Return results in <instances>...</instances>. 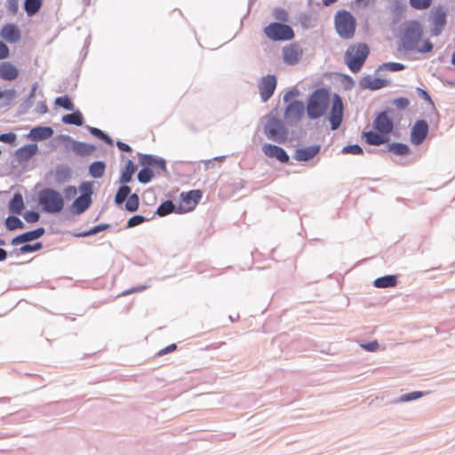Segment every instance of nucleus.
<instances>
[{
	"label": "nucleus",
	"mask_w": 455,
	"mask_h": 455,
	"mask_svg": "<svg viewBox=\"0 0 455 455\" xmlns=\"http://www.w3.org/2000/svg\"><path fill=\"white\" fill-rule=\"evenodd\" d=\"M422 28L419 22L411 20L404 25L403 33L400 39L398 51L403 53L411 52H429L433 44L429 40H421Z\"/></svg>",
	"instance_id": "1"
},
{
	"label": "nucleus",
	"mask_w": 455,
	"mask_h": 455,
	"mask_svg": "<svg viewBox=\"0 0 455 455\" xmlns=\"http://www.w3.org/2000/svg\"><path fill=\"white\" fill-rule=\"evenodd\" d=\"M330 105V95L325 89L315 91L309 97L307 112L311 119H316L323 116Z\"/></svg>",
	"instance_id": "2"
},
{
	"label": "nucleus",
	"mask_w": 455,
	"mask_h": 455,
	"mask_svg": "<svg viewBox=\"0 0 455 455\" xmlns=\"http://www.w3.org/2000/svg\"><path fill=\"white\" fill-rule=\"evenodd\" d=\"M369 54V48L364 44L350 46L345 54V61L349 69L356 73L363 67L367 56Z\"/></svg>",
	"instance_id": "3"
},
{
	"label": "nucleus",
	"mask_w": 455,
	"mask_h": 455,
	"mask_svg": "<svg viewBox=\"0 0 455 455\" xmlns=\"http://www.w3.org/2000/svg\"><path fill=\"white\" fill-rule=\"evenodd\" d=\"M38 199L43 210L46 212H60L64 207V200L61 194L52 188L42 190Z\"/></svg>",
	"instance_id": "4"
},
{
	"label": "nucleus",
	"mask_w": 455,
	"mask_h": 455,
	"mask_svg": "<svg viewBox=\"0 0 455 455\" xmlns=\"http://www.w3.org/2000/svg\"><path fill=\"white\" fill-rule=\"evenodd\" d=\"M335 28L337 33L345 39L352 38L355 35L356 21L355 17L347 11H339L335 15Z\"/></svg>",
	"instance_id": "5"
},
{
	"label": "nucleus",
	"mask_w": 455,
	"mask_h": 455,
	"mask_svg": "<svg viewBox=\"0 0 455 455\" xmlns=\"http://www.w3.org/2000/svg\"><path fill=\"white\" fill-rule=\"evenodd\" d=\"M264 33L272 41H286L294 37L292 28L285 24L273 22L264 28Z\"/></svg>",
	"instance_id": "6"
},
{
	"label": "nucleus",
	"mask_w": 455,
	"mask_h": 455,
	"mask_svg": "<svg viewBox=\"0 0 455 455\" xmlns=\"http://www.w3.org/2000/svg\"><path fill=\"white\" fill-rule=\"evenodd\" d=\"M264 133L267 139L282 143L287 139V131L283 122L275 117L268 118L265 126Z\"/></svg>",
	"instance_id": "7"
},
{
	"label": "nucleus",
	"mask_w": 455,
	"mask_h": 455,
	"mask_svg": "<svg viewBox=\"0 0 455 455\" xmlns=\"http://www.w3.org/2000/svg\"><path fill=\"white\" fill-rule=\"evenodd\" d=\"M202 197L200 190H191L181 194V199L179 204L180 212H188L193 211Z\"/></svg>",
	"instance_id": "8"
},
{
	"label": "nucleus",
	"mask_w": 455,
	"mask_h": 455,
	"mask_svg": "<svg viewBox=\"0 0 455 455\" xmlns=\"http://www.w3.org/2000/svg\"><path fill=\"white\" fill-rule=\"evenodd\" d=\"M83 195L78 196L72 204L73 209L77 213H82L85 210L89 208L92 203L91 199V194H92V188L91 184L88 182H84L80 187Z\"/></svg>",
	"instance_id": "9"
},
{
	"label": "nucleus",
	"mask_w": 455,
	"mask_h": 455,
	"mask_svg": "<svg viewBox=\"0 0 455 455\" xmlns=\"http://www.w3.org/2000/svg\"><path fill=\"white\" fill-rule=\"evenodd\" d=\"M343 117V103L341 98L335 94L330 114V123L332 130L339 128Z\"/></svg>",
	"instance_id": "10"
},
{
	"label": "nucleus",
	"mask_w": 455,
	"mask_h": 455,
	"mask_svg": "<svg viewBox=\"0 0 455 455\" xmlns=\"http://www.w3.org/2000/svg\"><path fill=\"white\" fill-rule=\"evenodd\" d=\"M276 87V78L273 75H267L261 78L259 84L260 98L267 101L274 93Z\"/></svg>",
	"instance_id": "11"
},
{
	"label": "nucleus",
	"mask_w": 455,
	"mask_h": 455,
	"mask_svg": "<svg viewBox=\"0 0 455 455\" xmlns=\"http://www.w3.org/2000/svg\"><path fill=\"white\" fill-rule=\"evenodd\" d=\"M428 133V124L425 120H418L411 128V141L414 145L421 144Z\"/></svg>",
	"instance_id": "12"
},
{
	"label": "nucleus",
	"mask_w": 455,
	"mask_h": 455,
	"mask_svg": "<svg viewBox=\"0 0 455 455\" xmlns=\"http://www.w3.org/2000/svg\"><path fill=\"white\" fill-rule=\"evenodd\" d=\"M303 54L302 49L296 44H289L283 49V61L288 65L297 64Z\"/></svg>",
	"instance_id": "13"
},
{
	"label": "nucleus",
	"mask_w": 455,
	"mask_h": 455,
	"mask_svg": "<svg viewBox=\"0 0 455 455\" xmlns=\"http://www.w3.org/2000/svg\"><path fill=\"white\" fill-rule=\"evenodd\" d=\"M262 151L265 154V156L269 158H276L281 163L289 162V156L287 155L283 148L278 146L272 144H265L262 147Z\"/></svg>",
	"instance_id": "14"
},
{
	"label": "nucleus",
	"mask_w": 455,
	"mask_h": 455,
	"mask_svg": "<svg viewBox=\"0 0 455 455\" xmlns=\"http://www.w3.org/2000/svg\"><path fill=\"white\" fill-rule=\"evenodd\" d=\"M374 127L379 132L387 136L393 130V122L386 112L380 113L374 121Z\"/></svg>",
	"instance_id": "15"
},
{
	"label": "nucleus",
	"mask_w": 455,
	"mask_h": 455,
	"mask_svg": "<svg viewBox=\"0 0 455 455\" xmlns=\"http://www.w3.org/2000/svg\"><path fill=\"white\" fill-rule=\"evenodd\" d=\"M140 164L144 166V168H150L156 173L164 172L166 169L164 160L156 158L153 156H143L140 159Z\"/></svg>",
	"instance_id": "16"
},
{
	"label": "nucleus",
	"mask_w": 455,
	"mask_h": 455,
	"mask_svg": "<svg viewBox=\"0 0 455 455\" xmlns=\"http://www.w3.org/2000/svg\"><path fill=\"white\" fill-rule=\"evenodd\" d=\"M19 74V69L14 64L9 61H4L0 63L1 79L4 81H13L18 78Z\"/></svg>",
	"instance_id": "17"
},
{
	"label": "nucleus",
	"mask_w": 455,
	"mask_h": 455,
	"mask_svg": "<svg viewBox=\"0 0 455 455\" xmlns=\"http://www.w3.org/2000/svg\"><path fill=\"white\" fill-rule=\"evenodd\" d=\"M0 36L9 43H16L20 39V29L14 24L4 25L0 31Z\"/></svg>",
	"instance_id": "18"
},
{
	"label": "nucleus",
	"mask_w": 455,
	"mask_h": 455,
	"mask_svg": "<svg viewBox=\"0 0 455 455\" xmlns=\"http://www.w3.org/2000/svg\"><path fill=\"white\" fill-rule=\"evenodd\" d=\"M446 24V13L442 8H438L434 12L433 14V29L431 34L433 36H438L443 29Z\"/></svg>",
	"instance_id": "19"
},
{
	"label": "nucleus",
	"mask_w": 455,
	"mask_h": 455,
	"mask_svg": "<svg viewBox=\"0 0 455 455\" xmlns=\"http://www.w3.org/2000/svg\"><path fill=\"white\" fill-rule=\"evenodd\" d=\"M320 151V146L319 145H314L306 147L303 148H298L295 151L294 158L297 161H308L312 158H314Z\"/></svg>",
	"instance_id": "20"
},
{
	"label": "nucleus",
	"mask_w": 455,
	"mask_h": 455,
	"mask_svg": "<svg viewBox=\"0 0 455 455\" xmlns=\"http://www.w3.org/2000/svg\"><path fill=\"white\" fill-rule=\"evenodd\" d=\"M44 229L43 228H39L35 230L26 232L24 234H21V235L16 236L12 240V243L13 245H17V244H20L22 243L33 241V240H36V239L41 237L44 235Z\"/></svg>",
	"instance_id": "21"
},
{
	"label": "nucleus",
	"mask_w": 455,
	"mask_h": 455,
	"mask_svg": "<svg viewBox=\"0 0 455 455\" xmlns=\"http://www.w3.org/2000/svg\"><path fill=\"white\" fill-rule=\"evenodd\" d=\"M53 130L48 126H37L30 130L29 138L33 140H44L52 136Z\"/></svg>",
	"instance_id": "22"
},
{
	"label": "nucleus",
	"mask_w": 455,
	"mask_h": 455,
	"mask_svg": "<svg viewBox=\"0 0 455 455\" xmlns=\"http://www.w3.org/2000/svg\"><path fill=\"white\" fill-rule=\"evenodd\" d=\"M304 105L300 101L291 102L285 109V117L288 119H299L304 114Z\"/></svg>",
	"instance_id": "23"
},
{
	"label": "nucleus",
	"mask_w": 455,
	"mask_h": 455,
	"mask_svg": "<svg viewBox=\"0 0 455 455\" xmlns=\"http://www.w3.org/2000/svg\"><path fill=\"white\" fill-rule=\"evenodd\" d=\"M363 137L365 138V140L369 145H373V146L382 145V144L387 142V140H388L387 136H385L381 132L378 133V132H375L372 131L364 132Z\"/></svg>",
	"instance_id": "24"
},
{
	"label": "nucleus",
	"mask_w": 455,
	"mask_h": 455,
	"mask_svg": "<svg viewBox=\"0 0 455 455\" xmlns=\"http://www.w3.org/2000/svg\"><path fill=\"white\" fill-rule=\"evenodd\" d=\"M38 148L36 144H29L19 148L16 156L20 161H28L36 154Z\"/></svg>",
	"instance_id": "25"
},
{
	"label": "nucleus",
	"mask_w": 455,
	"mask_h": 455,
	"mask_svg": "<svg viewBox=\"0 0 455 455\" xmlns=\"http://www.w3.org/2000/svg\"><path fill=\"white\" fill-rule=\"evenodd\" d=\"M24 209V202L21 194L16 193L9 203V211L14 214H20Z\"/></svg>",
	"instance_id": "26"
},
{
	"label": "nucleus",
	"mask_w": 455,
	"mask_h": 455,
	"mask_svg": "<svg viewBox=\"0 0 455 455\" xmlns=\"http://www.w3.org/2000/svg\"><path fill=\"white\" fill-rule=\"evenodd\" d=\"M396 284L397 277L394 275H385L374 280V286L377 288L395 287Z\"/></svg>",
	"instance_id": "27"
},
{
	"label": "nucleus",
	"mask_w": 455,
	"mask_h": 455,
	"mask_svg": "<svg viewBox=\"0 0 455 455\" xmlns=\"http://www.w3.org/2000/svg\"><path fill=\"white\" fill-rule=\"evenodd\" d=\"M406 6L400 1H395L390 6V12L394 22L399 21L404 15Z\"/></svg>",
	"instance_id": "28"
},
{
	"label": "nucleus",
	"mask_w": 455,
	"mask_h": 455,
	"mask_svg": "<svg viewBox=\"0 0 455 455\" xmlns=\"http://www.w3.org/2000/svg\"><path fill=\"white\" fill-rule=\"evenodd\" d=\"M135 172V166L132 160H128L120 176L121 183H128Z\"/></svg>",
	"instance_id": "29"
},
{
	"label": "nucleus",
	"mask_w": 455,
	"mask_h": 455,
	"mask_svg": "<svg viewBox=\"0 0 455 455\" xmlns=\"http://www.w3.org/2000/svg\"><path fill=\"white\" fill-rule=\"evenodd\" d=\"M62 122L67 124H75L80 126L83 124V116L79 111L68 114L62 117Z\"/></svg>",
	"instance_id": "30"
},
{
	"label": "nucleus",
	"mask_w": 455,
	"mask_h": 455,
	"mask_svg": "<svg viewBox=\"0 0 455 455\" xmlns=\"http://www.w3.org/2000/svg\"><path fill=\"white\" fill-rule=\"evenodd\" d=\"M105 164L103 162H94L90 165L89 172L93 178H101L105 172Z\"/></svg>",
	"instance_id": "31"
},
{
	"label": "nucleus",
	"mask_w": 455,
	"mask_h": 455,
	"mask_svg": "<svg viewBox=\"0 0 455 455\" xmlns=\"http://www.w3.org/2000/svg\"><path fill=\"white\" fill-rule=\"evenodd\" d=\"M42 6V0H26L24 4L25 11L28 15L36 14Z\"/></svg>",
	"instance_id": "32"
},
{
	"label": "nucleus",
	"mask_w": 455,
	"mask_h": 455,
	"mask_svg": "<svg viewBox=\"0 0 455 455\" xmlns=\"http://www.w3.org/2000/svg\"><path fill=\"white\" fill-rule=\"evenodd\" d=\"M388 150L398 156H404L410 152L408 146L402 143H392L388 145Z\"/></svg>",
	"instance_id": "33"
},
{
	"label": "nucleus",
	"mask_w": 455,
	"mask_h": 455,
	"mask_svg": "<svg viewBox=\"0 0 455 455\" xmlns=\"http://www.w3.org/2000/svg\"><path fill=\"white\" fill-rule=\"evenodd\" d=\"M156 172H154L150 168H143L141 169L138 173V180L140 183H148L149 182L152 178L154 177Z\"/></svg>",
	"instance_id": "34"
},
{
	"label": "nucleus",
	"mask_w": 455,
	"mask_h": 455,
	"mask_svg": "<svg viewBox=\"0 0 455 455\" xmlns=\"http://www.w3.org/2000/svg\"><path fill=\"white\" fill-rule=\"evenodd\" d=\"M173 210H174V204H172V201L167 200L158 206L156 213L159 216H166V215L170 214L171 212H172Z\"/></svg>",
	"instance_id": "35"
},
{
	"label": "nucleus",
	"mask_w": 455,
	"mask_h": 455,
	"mask_svg": "<svg viewBox=\"0 0 455 455\" xmlns=\"http://www.w3.org/2000/svg\"><path fill=\"white\" fill-rule=\"evenodd\" d=\"M131 193V188L130 187L126 186V185H124L122 186L116 195V197H115V201L117 204H123L125 199L128 197V196L130 195Z\"/></svg>",
	"instance_id": "36"
},
{
	"label": "nucleus",
	"mask_w": 455,
	"mask_h": 455,
	"mask_svg": "<svg viewBox=\"0 0 455 455\" xmlns=\"http://www.w3.org/2000/svg\"><path fill=\"white\" fill-rule=\"evenodd\" d=\"M6 228L10 230L19 229L23 228L22 221L16 216H9L5 220Z\"/></svg>",
	"instance_id": "37"
},
{
	"label": "nucleus",
	"mask_w": 455,
	"mask_h": 455,
	"mask_svg": "<svg viewBox=\"0 0 455 455\" xmlns=\"http://www.w3.org/2000/svg\"><path fill=\"white\" fill-rule=\"evenodd\" d=\"M139 205H140V200H139V196L137 194H132V196H130V197L128 198V200L125 204V207H126L127 211H129V212L137 211L139 208Z\"/></svg>",
	"instance_id": "38"
},
{
	"label": "nucleus",
	"mask_w": 455,
	"mask_h": 455,
	"mask_svg": "<svg viewBox=\"0 0 455 455\" xmlns=\"http://www.w3.org/2000/svg\"><path fill=\"white\" fill-rule=\"evenodd\" d=\"M433 0H409L411 6L416 10H426L432 4Z\"/></svg>",
	"instance_id": "39"
},
{
	"label": "nucleus",
	"mask_w": 455,
	"mask_h": 455,
	"mask_svg": "<svg viewBox=\"0 0 455 455\" xmlns=\"http://www.w3.org/2000/svg\"><path fill=\"white\" fill-rule=\"evenodd\" d=\"M55 104L67 110H73L74 104L68 96L58 97L55 100Z\"/></svg>",
	"instance_id": "40"
},
{
	"label": "nucleus",
	"mask_w": 455,
	"mask_h": 455,
	"mask_svg": "<svg viewBox=\"0 0 455 455\" xmlns=\"http://www.w3.org/2000/svg\"><path fill=\"white\" fill-rule=\"evenodd\" d=\"M16 92L13 89L1 90L0 89V100H3L4 104H10L15 98Z\"/></svg>",
	"instance_id": "41"
},
{
	"label": "nucleus",
	"mask_w": 455,
	"mask_h": 455,
	"mask_svg": "<svg viewBox=\"0 0 455 455\" xmlns=\"http://www.w3.org/2000/svg\"><path fill=\"white\" fill-rule=\"evenodd\" d=\"M386 85V83L384 80L375 78L371 80H368L365 83V87L371 89V90H377L384 87Z\"/></svg>",
	"instance_id": "42"
},
{
	"label": "nucleus",
	"mask_w": 455,
	"mask_h": 455,
	"mask_svg": "<svg viewBox=\"0 0 455 455\" xmlns=\"http://www.w3.org/2000/svg\"><path fill=\"white\" fill-rule=\"evenodd\" d=\"M42 247H43V245H42V243H40V242L36 243L33 245L26 244V245H23V246H21L20 248V254H25V253H28V252L36 251H38V250L42 249Z\"/></svg>",
	"instance_id": "43"
},
{
	"label": "nucleus",
	"mask_w": 455,
	"mask_h": 455,
	"mask_svg": "<svg viewBox=\"0 0 455 455\" xmlns=\"http://www.w3.org/2000/svg\"><path fill=\"white\" fill-rule=\"evenodd\" d=\"M344 154L362 155L363 153L362 148L359 145H349L346 146L342 149Z\"/></svg>",
	"instance_id": "44"
},
{
	"label": "nucleus",
	"mask_w": 455,
	"mask_h": 455,
	"mask_svg": "<svg viewBox=\"0 0 455 455\" xmlns=\"http://www.w3.org/2000/svg\"><path fill=\"white\" fill-rule=\"evenodd\" d=\"M108 227H109V225H108V224H100V225L93 227L92 228H91L90 230H88L86 232H84L83 234H80L79 236L92 235L100 231L107 229Z\"/></svg>",
	"instance_id": "45"
},
{
	"label": "nucleus",
	"mask_w": 455,
	"mask_h": 455,
	"mask_svg": "<svg viewBox=\"0 0 455 455\" xmlns=\"http://www.w3.org/2000/svg\"><path fill=\"white\" fill-rule=\"evenodd\" d=\"M144 221H146V218L141 215H135L129 219L127 222V228H133L138 225L142 224Z\"/></svg>",
	"instance_id": "46"
},
{
	"label": "nucleus",
	"mask_w": 455,
	"mask_h": 455,
	"mask_svg": "<svg viewBox=\"0 0 455 455\" xmlns=\"http://www.w3.org/2000/svg\"><path fill=\"white\" fill-rule=\"evenodd\" d=\"M423 394L419 391H414L409 394H405L400 397L401 402H409L421 397Z\"/></svg>",
	"instance_id": "47"
},
{
	"label": "nucleus",
	"mask_w": 455,
	"mask_h": 455,
	"mask_svg": "<svg viewBox=\"0 0 455 455\" xmlns=\"http://www.w3.org/2000/svg\"><path fill=\"white\" fill-rule=\"evenodd\" d=\"M387 70L391 72L401 71L404 69V65L398 62H387L384 64Z\"/></svg>",
	"instance_id": "48"
},
{
	"label": "nucleus",
	"mask_w": 455,
	"mask_h": 455,
	"mask_svg": "<svg viewBox=\"0 0 455 455\" xmlns=\"http://www.w3.org/2000/svg\"><path fill=\"white\" fill-rule=\"evenodd\" d=\"M24 219L28 223H35L39 220V214L34 211L25 212Z\"/></svg>",
	"instance_id": "49"
},
{
	"label": "nucleus",
	"mask_w": 455,
	"mask_h": 455,
	"mask_svg": "<svg viewBox=\"0 0 455 455\" xmlns=\"http://www.w3.org/2000/svg\"><path fill=\"white\" fill-rule=\"evenodd\" d=\"M16 140V135L14 133H3L0 135V141L12 144Z\"/></svg>",
	"instance_id": "50"
},
{
	"label": "nucleus",
	"mask_w": 455,
	"mask_h": 455,
	"mask_svg": "<svg viewBox=\"0 0 455 455\" xmlns=\"http://www.w3.org/2000/svg\"><path fill=\"white\" fill-rule=\"evenodd\" d=\"M10 56L9 47L0 41V60H5Z\"/></svg>",
	"instance_id": "51"
},
{
	"label": "nucleus",
	"mask_w": 455,
	"mask_h": 455,
	"mask_svg": "<svg viewBox=\"0 0 455 455\" xmlns=\"http://www.w3.org/2000/svg\"><path fill=\"white\" fill-rule=\"evenodd\" d=\"M64 194L67 199H72L77 194L76 188L74 186H69L64 189Z\"/></svg>",
	"instance_id": "52"
},
{
	"label": "nucleus",
	"mask_w": 455,
	"mask_h": 455,
	"mask_svg": "<svg viewBox=\"0 0 455 455\" xmlns=\"http://www.w3.org/2000/svg\"><path fill=\"white\" fill-rule=\"evenodd\" d=\"M362 348L369 352H374L379 348V343H361Z\"/></svg>",
	"instance_id": "53"
},
{
	"label": "nucleus",
	"mask_w": 455,
	"mask_h": 455,
	"mask_svg": "<svg viewBox=\"0 0 455 455\" xmlns=\"http://www.w3.org/2000/svg\"><path fill=\"white\" fill-rule=\"evenodd\" d=\"M395 105L399 108H406L409 105V100L405 98H400L395 100Z\"/></svg>",
	"instance_id": "54"
},
{
	"label": "nucleus",
	"mask_w": 455,
	"mask_h": 455,
	"mask_svg": "<svg viewBox=\"0 0 455 455\" xmlns=\"http://www.w3.org/2000/svg\"><path fill=\"white\" fill-rule=\"evenodd\" d=\"M116 146H117V148L120 150H123V151H125V152H131L132 151L131 147L128 144L124 143V142L117 141L116 142Z\"/></svg>",
	"instance_id": "55"
},
{
	"label": "nucleus",
	"mask_w": 455,
	"mask_h": 455,
	"mask_svg": "<svg viewBox=\"0 0 455 455\" xmlns=\"http://www.w3.org/2000/svg\"><path fill=\"white\" fill-rule=\"evenodd\" d=\"M90 131H91L92 134L95 135L99 139H101V138H103L105 136V133L101 130H100L98 128L92 127L90 129Z\"/></svg>",
	"instance_id": "56"
},
{
	"label": "nucleus",
	"mask_w": 455,
	"mask_h": 455,
	"mask_svg": "<svg viewBox=\"0 0 455 455\" xmlns=\"http://www.w3.org/2000/svg\"><path fill=\"white\" fill-rule=\"evenodd\" d=\"M275 18L277 20L286 21L287 20V13L285 11H278L277 13L275 14Z\"/></svg>",
	"instance_id": "57"
},
{
	"label": "nucleus",
	"mask_w": 455,
	"mask_h": 455,
	"mask_svg": "<svg viewBox=\"0 0 455 455\" xmlns=\"http://www.w3.org/2000/svg\"><path fill=\"white\" fill-rule=\"evenodd\" d=\"M177 346L175 343H172L170 346H168L165 349L161 350L158 355H164L167 352H172L176 349Z\"/></svg>",
	"instance_id": "58"
},
{
	"label": "nucleus",
	"mask_w": 455,
	"mask_h": 455,
	"mask_svg": "<svg viewBox=\"0 0 455 455\" xmlns=\"http://www.w3.org/2000/svg\"><path fill=\"white\" fill-rule=\"evenodd\" d=\"M37 111L40 114H45L48 111V108L45 103H41L37 106Z\"/></svg>",
	"instance_id": "59"
},
{
	"label": "nucleus",
	"mask_w": 455,
	"mask_h": 455,
	"mask_svg": "<svg viewBox=\"0 0 455 455\" xmlns=\"http://www.w3.org/2000/svg\"><path fill=\"white\" fill-rule=\"evenodd\" d=\"M7 258V252L5 250L0 248V261L4 260Z\"/></svg>",
	"instance_id": "60"
},
{
	"label": "nucleus",
	"mask_w": 455,
	"mask_h": 455,
	"mask_svg": "<svg viewBox=\"0 0 455 455\" xmlns=\"http://www.w3.org/2000/svg\"><path fill=\"white\" fill-rule=\"evenodd\" d=\"M100 140H103L104 141H106L108 144L109 145H113V140L105 133V136L103 138H101Z\"/></svg>",
	"instance_id": "61"
},
{
	"label": "nucleus",
	"mask_w": 455,
	"mask_h": 455,
	"mask_svg": "<svg viewBox=\"0 0 455 455\" xmlns=\"http://www.w3.org/2000/svg\"><path fill=\"white\" fill-rule=\"evenodd\" d=\"M420 94L423 96V98L425 100L431 101L430 96L428 95V93L426 91L420 90Z\"/></svg>",
	"instance_id": "62"
},
{
	"label": "nucleus",
	"mask_w": 455,
	"mask_h": 455,
	"mask_svg": "<svg viewBox=\"0 0 455 455\" xmlns=\"http://www.w3.org/2000/svg\"><path fill=\"white\" fill-rule=\"evenodd\" d=\"M338 0H323V4L325 6H329V5H331V4H334Z\"/></svg>",
	"instance_id": "63"
},
{
	"label": "nucleus",
	"mask_w": 455,
	"mask_h": 455,
	"mask_svg": "<svg viewBox=\"0 0 455 455\" xmlns=\"http://www.w3.org/2000/svg\"><path fill=\"white\" fill-rule=\"evenodd\" d=\"M451 62H452V64L455 66V52L452 53V56H451Z\"/></svg>",
	"instance_id": "64"
}]
</instances>
